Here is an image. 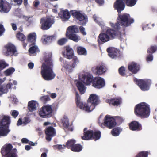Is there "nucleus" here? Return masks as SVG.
I'll list each match as a JSON object with an SVG mask.
<instances>
[{"label":"nucleus","instance_id":"63","mask_svg":"<svg viewBox=\"0 0 157 157\" xmlns=\"http://www.w3.org/2000/svg\"><path fill=\"white\" fill-rule=\"evenodd\" d=\"M14 2L17 3V4L20 5L21 4L22 0H13Z\"/></svg>","mask_w":157,"mask_h":157},{"label":"nucleus","instance_id":"7","mask_svg":"<svg viewBox=\"0 0 157 157\" xmlns=\"http://www.w3.org/2000/svg\"><path fill=\"white\" fill-rule=\"evenodd\" d=\"M87 128L84 129L85 132L83 136H82L83 140H88L91 139H93L95 140L99 139L101 137V133L99 131H95L93 132L92 130H88L86 131Z\"/></svg>","mask_w":157,"mask_h":157},{"label":"nucleus","instance_id":"38","mask_svg":"<svg viewBox=\"0 0 157 157\" xmlns=\"http://www.w3.org/2000/svg\"><path fill=\"white\" fill-rule=\"evenodd\" d=\"M77 50L79 55H86L87 54V52L86 49L82 46H78L77 48Z\"/></svg>","mask_w":157,"mask_h":157},{"label":"nucleus","instance_id":"50","mask_svg":"<svg viewBox=\"0 0 157 157\" xmlns=\"http://www.w3.org/2000/svg\"><path fill=\"white\" fill-rule=\"evenodd\" d=\"M67 41V39L66 38H63L59 40L58 41V44L59 45L64 44Z\"/></svg>","mask_w":157,"mask_h":157},{"label":"nucleus","instance_id":"13","mask_svg":"<svg viewBox=\"0 0 157 157\" xmlns=\"http://www.w3.org/2000/svg\"><path fill=\"white\" fill-rule=\"evenodd\" d=\"M54 22V21L52 18L47 17L46 18H42L40 21L41 28L43 30L48 29Z\"/></svg>","mask_w":157,"mask_h":157},{"label":"nucleus","instance_id":"43","mask_svg":"<svg viewBox=\"0 0 157 157\" xmlns=\"http://www.w3.org/2000/svg\"><path fill=\"white\" fill-rule=\"evenodd\" d=\"M15 71L14 68L10 67L5 71L4 73L6 76H9L12 74Z\"/></svg>","mask_w":157,"mask_h":157},{"label":"nucleus","instance_id":"9","mask_svg":"<svg viewBox=\"0 0 157 157\" xmlns=\"http://www.w3.org/2000/svg\"><path fill=\"white\" fill-rule=\"evenodd\" d=\"M71 14L74 17L76 18L77 22L79 24L84 25L88 21L86 16L81 14L79 11H72Z\"/></svg>","mask_w":157,"mask_h":157},{"label":"nucleus","instance_id":"26","mask_svg":"<svg viewBox=\"0 0 157 157\" xmlns=\"http://www.w3.org/2000/svg\"><path fill=\"white\" fill-rule=\"evenodd\" d=\"M12 83H10L7 84L6 85H2L0 86V97L4 94L7 93L8 91V89L11 88Z\"/></svg>","mask_w":157,"mask_h":157},{"label":"nucleus","instance_id":"54","mask_svg":"<svg viewBox=\"0 0 157 157\" xmlns=\"http://www.w3.org/2000/svg\"><path fill=\"white\" fill-rule=\"evenodd\" d=\"M65 146L64 145H56L53 146V147L54 148H57L59 150H62L65 148Z\"/></svg>","mask_w":157,"mask_h":157},{"label":"nucleus","instance_id":"4","mask_svg":"<svg viewBox=\"0 0 157 157\" xmlns=\"http://www.w3.org/2000/svg\"><path fill=\"white\" fill-rule=\"evenodd\" d=\"M99 96L96 94H90L88 99V102L85 103L84 111L89 113L92 111L99 103Z\"/></svg>","mask_w":157,"mask_h":157},{"label":"nucleus","instance_id":"64","mask_svg":"<svg viewBox=\"0 0 157 157\" xmlns=\"http://www.w3.org/2000/svg\"><path fill=\"white\" fill-rule=\"evenodd\" d=\"M11 25L12 26L13 29L15 31L17 30V27L16 25L15 24L12 23H11Z\"/></svg>","mask_w":157,"mask_h":157},{"label":"nucleus","instance_id":"57","mask_svg":"<svg viewBox=\"0 0 157 157\" xmlns=\"http://www.w3.org/2000/svg\"><path fill=\"white\" fill-rule=\"evenodd\" d=\"M153 60V56L152 54L148 55L147 57L146 60L147 62H151Z\"/></svg>","mask_w":157,"mask_h":157},{"label":"nucleus","instance_id":"10","mask_svg":"<svg viewBox=\"0 0 157 157\" xmlns=\"http://www.w3.org/2000/svg\"><path fill=\"white\" fill-rule=\"evenodd\" d=\"M79 78L86 86H90L91 83L93 84L94 78L91 74H85L84 72L79 74Z\"/></svg>","mask_w":157,"mask_h":157},{"label":"nucleus","instance_id":"25","mask_svg":"<svg viewBox=\"0 0 157 157\" xmlns=\"http://www.w3.org/2000/svg\"><path fill=\"white\" fill-rule=\"evenodd\" d=\"M128 67V70L134 74L137 73L140 69L139 65L134 62L129 64Z\"/></svg>","mask_w":157,"mask_h":157},{"label":"nucleus","instance_id":"35","mask_svg":"<svg viewBox=\"0 0 157 157\" xmlns=\"http://www.w3.org/2000/svg\"><path fill=\"white\" fill-rule=\"evenodd\" d=\"M10 131L8 128L1 126L0 127V136H5Z\"/></svg>","mask_w":157,"mask_h":157},{"label":"nucleus","instance_id":"52","mask_svg":"<svg viewBox=\"0 0 157 157\" xmlns=\"http://www.w3.org/2000/svg\"><path fill=\"white\" fill-rule=\"evenodd\" d=\"M72 58L73 63H71V64H72V66L74 67H76L77 64L79 63V61L76 57L73 56Z\"/></svg>","mask_w":157,"mask_h":157},{"label":"nucleus","instance_id":"18","mask_svg":"<svg viewBox=\"0 0 157 157\" xmlns=\"http://www.w3.org/2000/svg\"><path fill=\"white\" fill-rule=\"evenodd\" d=\"M46 135V139L48 141H50L52 138L56 134V131L55 129L52 127H49L45 130Z\"/></svg>","mask_w":157,"mask_h":157},{"label":"nucleus","instance_id":"27","mask_svg":"<svg viewBox=\"0 0 157 157\" xmlns=\"http://www.w3.org/2000/svg\"><path fill=\"white\" fill-rule=\"evenodd\" d=\"M129 128L133 131H139L142 129L141 124L136 121H132L130 124Z\"/></svg>","mask_w":157,"mask_h":157},{"label":"nucleus","instance_id":"61","mask_svg":"<svg viewBox=\"0 0 157 157\" xmlns=\"http://www.w3.org/2000/svg\"><path fill=\"white\" fill-rule=\"evenodd\" d=\"M21 142L23 144H27L29 143V140L26 138H22L21 140Z\"/></svg>","mask_w":157,"mask_h":157},{"label":"nucleus","instance_id":"59","mask_svg":"<svg viewBox=\"0 0 157 157\" xmlns=\"http://www.w3.org/2000/svg\"><path fill=\"white\" fill-rule=\"evenodd\" d=\"M58 8V5H56L54 6L52 10V11L55 13H57V9Z\"/></svg>","mask_w":157,"mask_h":157},{"label":"nucleus","instance_id":"60","mask_svg":"<svg viewBox=\"0 0 157 157\" xmlns=\"http://www.w3.org/2000/svg\"><path fill=\"white\" fill-rule=\"evenodd\" d=\"M29 117H25L23 119V123L25 125L26 124L29 123Z\"/></svg>","mask_w":157,"mask_h":157},{"label":"nucleus","instance_id":"1","mask_svg":"<svg viewBox=\"0 0 157 157\" xmlns=\"http://www.w3.org/2000/svg\"><path fill=\"white\" fill-rule=\"evenodd\" d=\"M93 17L95 21L101 27L102 31L98 36V43L101 42L105 43L115 38L118 34L119 27L117 24H114V23L110 22V26L112 28H111L106 26L101 19L97 15H94Z\"/></svg>","mask_w":157,"mask_h":157},{"label":"nucleus","instance_id":"32","mask_svg":"<svg viewBox=\"0 0 157 157\" xmlns=\"http://www.w3.org/2000/svg\"><path fill=\"white\" fill-rule=\"evenodd\" d=\"M39 51L38 46L35 45V43L30 44V54H33L34 55Z\"/></svg>","mask_w":157,"mask_h":157},{"label":"nucleus","instance_id":"20","mask_svg":"<svg viewBox=\"0 0 157 157\" xmlns=\"http://www.w3.org/2000/svg\"><path fill=\"white\" fill-rule=\"evenodd\" d=\"M124 0H117L114 4V8L117 9L118 13H120L125 8Z\"/></svg>","mask_w":157,"mask_h":157},{"label":"nucleus","instance_id":"21","mask_svg":"<svg viewBox=\"0 0 157 157\" xmlns=\"http://www.w3.org/2000/svg\"><path fill=\"white\" fill-rule=\"evenodd\" d=\"M106 102L114 106H118L122 104V99L119 97L113 98L106 100Z\"/></svg>","mask_w":157,"mask_h":157},{"label":"nucleus","instance_id":"23","mask_svg":"<svg viewBox=\"0 0 157 157\" xmlns=\"http://www.w3.org/2000/svg\"><path fill=\"white\" fill-rule=\"evenodd\" d=\"M66 52L63 53L64 56L69 59H72L74 56V51L72 48L69 46L66 47Z\"/></svg>","mask_w":157,"mask_h":157},{"label":"nucleus","instance_id":"2","mask_svg":"<svg viewBox=\"0 0 157 157\" xmlns=\"http://www.w3.org/2000/svg\"><path fill=\"white\" fill-rule=\"evenodd\" d=\"M51 57V53H45L44 58L45 63L42 64L41 72L43 77L46 80H51L55 76L52 69L53 63Z\"/></svg>","mask_w":157,"mask_h":157},{"label":"nucleus","instance_id":"31","mask_svg":"<svg viewBox=\"0 0 157 157\" xmlns=\"http://www.w3.org/2000/svg\"><path fill=\"white\" fill-rule=\"evenodd\" d=\"M63 66L66 69V71L69 73L72 72L74 68L75 67L72 66L71 63H68L66 61L64 62Z\"/></svg>","mask_w":157,"mask_h":157},{"label":"nucleus","instance_id":"49","mask_svg":"<svg viewBox=\"0 0 157 157\" xmlns=\"http://www.w3.org/2000/svg\"><path fill=\"white\" fill-rule=\"evenodd\" d=\"M8 64L6 62L2 60H0V71L2 70L8 66Z\"/></svg>","mask_w":157,"mask_h":157},{"label":"nucleus","instance_id":"34","mask_svg":"<svg viewBox=\"0 0 157 157\" xmlns=\"http://www.w3.org/2000/svg\"><path fill=\"white\" fill-rule=\"evenodd\" d=\"M38 102L32 100L30 101V111H35L38 107Z\"/></svg>","mask_w":157,"mask_h":157},{"label":"nucleus","instance_id":"45","mask_svg":"<svg viewBox=\"0 0 157 157\" xmlns=\"http://www.w3.org/2000/svg\"><path fill=\"white\" fill-rule=\"evenodd\" d=\"M149 153L148 151H141L137 155L136 157H147Z\"/></svg>","mask_w":157,"mask_h":157},{"label":"nucleus","instance_id":"11","mask_svg":"<svg viewBox=\"0 0 157 157\" xmlns=\"http://www.w3.org/2000/svg\"><path fill=\"white\" fill-rule=\"evenodd\" d=\"M135 81L142 90L146 91L149 90L150 89V86L151 84V80L147 79L143 80L136 79Z\"/></svg>","mask_w":157,"mask_h":157},{"label":"nucleus","instance_id":"56","mask_svg":"<svg viewBox=\"0 0 157 157\" xmlns=\"http://www.w3.org/2000/svg\"><path fill=\"white\" fill-rule=\"evenodd\" d=\"M79 30L81 33L83 35H86V31L85 29L82 26H81L79 28Z\"/></svg>","mask_w":157,"mask_h":157},{"label":"nucleus","instance_id":"62","mask_svg":"<svg viewBox=\"0 0 157 157\" xmlns=\"http://www.w3.org/2000/svg\"><path fill=\"white\" fill-rule=\"evenodd\" d=\"M34 6L35 7H37L40 3V2L38 0H35L34 2Z\"/></svg>","mask_w":157,"mask_h":157},{"label":"nucleus","instance_id":"15","mask_svg":"<svg viewBox=\"0 0 157 157\" xmlns=\"http://www.w3.org/2000/svg\"><path fill=\"white\" fill-rule=\"evenodd\" d=\"M13 146L11 144H8L4 145L1 148V153L2 156L5 157L9 154L11 152L13 151V149L12 150Z\"/></svg>","mask_w":157,"mask_h":157},{"label":"nucleus","instance_id":"44","mask_svg":"<svg viewBox=\"0 0 157 157\" xmlns=\"http://www.w3.org/2000/svg\"><path fill=\"white\" fill-rule=\"evenodd\" d=\"M36 36V34L35 33H30V44L35 43Z\"/></svg>","mask_w":157,"mask_h":157},{"label":"nucleus","instance_id":"16","mask_svg":"<svg viewBox=\"0 0 157 157\" xmlns=\"http://www.w3.org/2000/svg\"><path fill=\"white\" fill-rule=\"evenodd\" d=\"M10 117L8 116L2 115L0 116V125L6 128H9L10 123Z\"/></svg>","mask_w":157,"mask_h":157},{"label":"nucleus","instance_id":"3","mask_svg":"<svg viewBox=\"0 0 157 157\" xmlns=\"http://www.w3.org/2000/svg\"><path fill=\"white\" fill-rule=\"evenodd\" d=\"M150 107L147 103L142 102L137 105L135 109V113L138 116L147 118L150 114Z\"/></svg>","mask_w":157,"mask_h":157},{"label":"nucleus","instance_id":"47","mask_svg":"<svg viewBox=\"0 0 157 157\" xmlns=\"http://www.w3.org/2000/svg\"><path fill=\"white\" fill-rule=\"evenodd\" d=\"M41 101L44 103H46L47 101L50 100V98L49 96L46 95L43 96L40 98Z\"/></svg>","mask_w":157,"mask_h":157},{"label":"nucleus","instance_id":"42","mask_svg":"<svg viewBox=\"0 0 157 157\" xmlns=\"http://www.w3.org/2000/svg\"><path fill=\"white\" fill-rule=\"evenodd\" d=\"M76 141L74 140H69L66 144V147L71 149V147L75 144Z\"/></svg>","mask_w":157,"mask_h":157},{"label":"nucleus","instance_id":"29","mask_svg":"<svg viewBox=\"0 0 157 157\" xmlns=\"http://www.w3.org/2000/svg\"><path fill=\"white\" fill-rule=\"evenodd\" d=\"M66 36L68 39L77 42L81 40V38L78 35L73 33L70 34L66 33Z\"/></svg>","mask_w":157,"mask_h":157},{"label":"nucleus","instance_id":"46","mask_svg":"<svg viewBox=\"0 0 157 157\" xmlns=\"http://www.w3.org/2000/svg\"><path fill=\"white\" fill-rule=\"evenodd\" d=\"M17 38L19 40L21 41H23L25 40L26 37L24 34L20 32L18 33L16 35Z\"/></svg>","mask_w":157,"mask_h":157},{"label":"nucleus","instance_id":"22","mask_svg":"<svg viewBox=\"0 0 157 157\" xmlns=\"http://www.w3.org/2000/svg\"><path fill=\"white\" fill-rule=\"evenodd\" d=\"M107 51L109 56L112 59H116L118 57L119 51L117 49L113 48H109L107 49Z\"/></svg>","mask_w":157,"mask_h":157},{"label":"nucleus","instance_id":"55","mask_svg":"<svg viewBox=\"0 0 157 157\" xmlns=\"http://www.w3.org/2000/svg\"><path fill=\"white\" fill-rule=\"evenodd\" d=\"M5 30V29L4 28L3 25L2 24H0V36L4 32Z\"/></svg>","mask_w":157,"mask_h":157},{"label":"nucleus","instance_id":"41","mask_svg":"<svg viewBox=\"0 0 157 157\" xmlns=\"http://www.w3.org/2000/svg\"><path fill=\"white\" fill-rule=\"evenodd\" d=\"M124 1L126 2L127 6L132 7L136 4L137 0H124Z\"/></svg>","mask_w":157,"mask_h":157},{"label":"nucleus","instance_id":"37","mask_svg":"<svg viewBox=\"0 0 157 157\" xmlns=\"http://www.w3.org/2000/svg\"><path fill=\"white\" fill-rule=\"evenodd\" d=\"M70 17V14L68 11L65 10H64L63 12V15L61 17V18L63 21H65L68 20Z\"/></svg>","mask_w":157,"mask_h":157},{"label":"nucleus","instance_id":"5","mask_svg":"<svg viewBox=\"0 0 157 157\" xmlns=\"http://www.w3.org/2000/svg\"><path fill=\"white\" fill-rule=\"evenodd\" d=\"M117 23H114V24H117L119 26L118 30L120 29L119 25L124 27L128 26L134 22V20L131 17L130 15L128 14L119 13L117 18Z\"/></svg>","mask_w":157,"mask_h":157},{"label":"nucleus","instance_id":"33","mask_svg":"<svg viewBox=\"0 0 157 157\" xmlns=\"http://www.w3.org/2000/svg\"><path fill=\"white\" fill-rule=\"evenodd\" d=\"M78 31V28L77 26L74 25L68 27L66 33L70 34V33H77Z\"/></svg>","mask_w":157,"mask_h":157},{"label":"nucleus","instance_id":"14","mask_svg":"<svg viewBox=\"0 0 157 157\" xmlns=\"http://www.w3.org/2000/svg\"><path fill=\"white\" fill-rule=\"evenodd\" d=\"M105 79L102 77H98L94 78L92 86L97 89H101L105 87Z\"/></svg>","mask_w":157,"mask_h":157},{"label":"nucleus","instance_id":"28","mask_svg":"<svg viewBox=\"0 0 157 157\" xmlns=\"http://www.w3.org/2000/svg\"><path fill=\"white\" fill-rule=\"evenodd\" d=\"M76 99L77 106L82 110H84L85 103L82 101L79 94L77 93H76Z\"/></svg>","mask_w":157,"mask_h":157},{"label":"nucleus","instance_id":"48","mask_svg":"<svg viewBox=\"0 0 157 157\" xmlns=\"http://www.w3.org/2000/svg\"><path fill=\"white\" fill-rule=\"evenodd\" d=\"M157 50V46L156 45L151 46L150 48L147 49L148 53H154Z\"/></svg>","mask_w":157,"mask_h":157},{"label":"nucleus","instance_id":"36","mask_svg":"<svg viewBox=\"0 0 157 157\" xmlns=\"http://www.w3.org/2000/svg\"><path fill=\"white\" fill-rule=\"evenodd\" d=\"M61 121L64 127L66 128H69V121L67 116H64L61 119Z\"/></svg>","mask_w":157,"mask_h":157},{"label":"nucleus","instance_id":"51","mask_svg":"<svg viewBox=\"0 0 157 157\" xmlns=\"http://www.w3.org/2000/svg\"><path fill=\"white\" fill-rule=\"evenodd\" d=\"M16 149H13V151L11 152L8 155L6 156L5 157H17L16 154Z\"/></svg>","mask_w":157,"mask_h":157},{"label":"nucleus","instance_id":"58","mask_svg":"<svg viewBox=\"0 0 157 157\" xmlns=\"http://www.w3.org/2000/svg\"><path fill=\"white\" fill-rule=\"evenodd\" d=\"M19 114V112L15 110H13L12 111L11 115L14 118H16Z\"/></svg>","mask_w":157,"mask_h":157},{"label":"nucleus","instance_id":"39","mask_svg":"<svg viewBox=\"0 0 157 157\" xmlns=\"http://www.w3.org/2000/svg\"><path fill=\"white\" fill-rule=\"evenodd\" d=\"M82 149V146L79 144H75L74 146L71 147V150L75 152H80Z\"/></svg>","mask_w":157,"mask_h":157},{"label":"nucleus","instance_id":"12","mask_svg":"<svg viewBox=\"0 0 157 157\" xmlns=\"http://www.w3.org/2000/svg\"><path fill=\"white\" fill-rule=\"evenodd\" d=\"M3 51L4 55L7 56H12L13 55L16 56L17 50L16 48L14 45L10 44L5 46Z\"/></svg>","mask_w":157,"mask_h":157},{"label":"nucleus","instance_id":"53","mask_svg":"<svg viewBox=\"0 0 157 157\" xmlns=\"http://www.w3.org/2000/svg\"><path fill=\"white\" fill-rule=\"evenodd\" d=\"M119 74L122 76H124L125 75V69L124 67H121L119 69Z\"/></svg>","mask_w":157,"mask_h":157},{"label":"nucleus","instance_id":"24","mask_svg":"<svg viewBox=\"0 0 157 157\" xmlns=\"http://www.w3.org/2000/svg\"><path fill=\"white\" fill-rule=\"evenodd\" d=\"M56 38V34L51 36L44 35L42 38V42L44 44L50 43L55 40Z\"/></svg>","mask_w":157,"mask_h":157},{"label":"nucleus","instance_id":"8","mask_svg":"<svg viewBox=\"0 0 157 157\" xmlns=\"http://www.w3.org/2000/svg\"><path fill=\"white\" fill-rule=\"evenodd\" d=\"M116 123L115 119L109 115H106L104 119V122L100 124L101 127L104 128L106 127L109 128H111L114 127Z\"/></svg>","mask_w":157,"mask_h":157},{"label":"nucleus","instance_id":"17","mask_svg":"<svg viewBox=\"0 0 157 157\" xmlns=\"http://www.w3.org/2000/svg\"><path fill=\"white\" fill-rule=\"evenodd\" d=\"M11 8L10 5L3 0H0V11L1 12L7 13Z\"/></svg>","mask_w":157,"mask_h":157},{"label":"nucleus","instance_id":"19","mask_svg":"<svg viewBox=\"0 0 157 157\" xmlns=\"http://www.w3.org/2000/svg\"><path fill=\"white\" fill-rule=\"evenodd\" d=\"M93 72L98 75H101L106 71L105 67L103 65H99L95 67L92 69Z\"/></svg>","mask_w":157,"mask_h":157},{"label":"nucleus","instance_id":"6","mask_svg":"<svg viewBox=\"0 0 157 157\" xmlns=\"http://www.w3.org/2000/svg\"><path fill=\"white\" fill-rule=\"evenodd\" d=\"M53 109L51 105H47L42 106L38 111V114L42 118H47L52 116Z\"/></svg>","mask_w":157,"mask_h":157},{"label":"nucleus","instance_id":"40","mask_svg":"<svg viewBox=\"0 0 157 157\" xmlns=\"http://www.w3.org/2000/svg\"><path fill=\"white\" fill-rule=\"evenodd\" d=\"M122 131V129L119 127L115 128L111 131L112 135L115 136H118L120 132Z\"/></svg>","mask_w":157,"mask_h":157},{"label":"nucleus","instance_id":"30","mask_svg":"<svg viewBox=\"0 0 157 157\" xmlns=\"http://www.w3.org/2000/svg\"><path fill=\"white\" fill-rule=\"evenodd\" d=\"M76 85L81 94H83L85 92L86 87H85L83 83L79 81H78L77 82Z\"/></svg>","mask_w":157,"mask_h":157}]
</instances>
